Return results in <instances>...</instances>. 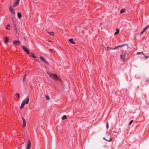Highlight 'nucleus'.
Here are the masks:
<instances>
[{"mask_svg": "<svg viewBox=\"0 0 149 149\" xmlns=\"http://www.w3.org/2000/svg\"><path fill=\"white\" fill-rule=\"evenodd\" d=\"M17 17L18 18L20 19L22 17V14L20 12H19L17 14Z\"/></svg>", "mask_w": 149, "mask_h": 149, "instance_id": "15", "label": "nucleus"}, {"mask_svg": "<svg viewBox=\"0 0 149 149\" xmlns=\"http://www.w3.org/2000/svg\"><path fill=\"white\" fill-rule=\"evenodd\" d=\"M9 10L14 15H15L16 13L14 9H13L11 6H10L9 8Z\"/></svg>", "mask_w": 149, "mask_h": 149, "instance_id": "8", "label": "nucleus"}, {"mask_svg": "<svg viewBox=\"0 0 149 149\" xmlns=\"http://www.w3.org/2000/svg\"><path fill=\"white\" fill-rule=\"evenodd\" d=\"M10 26V25L9 24H8L7 26L6 27V29H7L9 30H10V29L9 28V27Z\"/></svg>", "mask_w": 149, "mask_h": 149, "instance_id": "22", "label": "nucleus"}, {"mask_svg": "<svg viewBox=\"0 0 149 149\" xmlns=\"http://www.w3.org/2000/svg\"><path fill=\"white\" fill-rule=\"evenodd\" d=\"M46 99L47 100H49V97L47 95L46 96Z\"/></svg>", "mask_w": 149, "mask_h": 149, "instance_id": "26", "label": "nucleus"}, {"mask_svg": "<svg viewBox=\"0 0 149 149\" xmlns=\"http://www.w3.org/2000/svg\"><path fill=\"white\" fill-rule=\"evenodd\" d=\"M144 57L146 58H148L149 57V56H144Z\"/></svg>", "mask_w": 149, "mask_h": 149, "instance_id": "33", "label": "nucleus"}, {"mask_svg": "<svg viewBox=\"0 0 149 149\" xmlns=\"http://www.w3.org/2000/svg\"><path fill=\"white\" fill-rule=\"evenodd\" d=\"M69 42L72 44H75V43L74 42L72 38H70L69 40Z\"/></svg>", "mask_w": 149, "mask_h": 149, "instance_id": "16", "label": "nucleus"}, {"mask_svg": "<svg viewBox=\"0 0 149 149\" xmlns=\"http://www.w3.org/2000/svg\"><path fill=\"white\" fill-rule=\"evenodd\" d=\"M126 45L127 46V45L125 44H124L122 45L118 46L114 48H111V47H107V49H109L110 50L111 49H117L118 47H123Z\"/></svg>", "mask_w": 149, "mask_h": 149, "instance_id": "4", "label": "nucleus"}, {"mask_svg": "<svg viewBox=\"0 0 149 149\" xmlns=\"http://www.w3.org/2000/svg\"><path fill=\"white\" fill-rule=\"evenodd\" d=\"M53 49H49V51L50 52H52L53 51Z\"/></svg>", "mask_w": 149, "mask_h": 149, "instance_id": "32", "label": "nucleus"}, {"mask_svg": "<svg viewBox=\"0 0 149 149\" xmlns=\"http://www.w3.org/2000/svg\"><path fill=\"white\" fill-rule=\"evenodd\" d=\"M47 32L51 35L53 36L54 35V33L53 32Z\"/></svg>", "mask_w": 149, "mask_h": 149, "instance_id": "19", "label": "nucleus"}, {"mask_svg": "<svg viewBox=\"0 0 149 149\" xmlns=\"http://www.w3.org/2000/svg\"><path fill=\"white\" fill-rule=\"evenodd\" d=\"M8 40L9 39L8 37H5V39L4 40V42L5 44H7V43L8 42Z\"/></svg>", "mask_w": 149, "mask_h": 149, "instance_id": "13", "label": "nucleus"}, {"mask_svg": "<svg viewBox=\"0 0 149 149\" xmlns=\"http://www.w3.org/2000/svg\"><path fill=\"white\" fill-rule=\"evenodd\" d=\"M22 48L23 49V50L26 52L27 54H29V52L28 50V49L24 46H22Z\"/></svg>", "mask_w": 149, "mask_h": 149, "instance_id": "7", "label": "nucleus"}, {"mask_svg": "<svg viewBox=\"0 0 149 149\" xmlns=\"http://www.w3.org/2000/svg\"><path fill=\"white\" fill-rule=\"evenodd\" d=\"M145 30L143 29L141 32L140 33L141 34H142L143 33H144Z\"/></svg>", "mask_w": 149, "mask_h": 149, "instance_id": "27", "label": "nucleus"}, {"mask_svg": "<svg viewBox=\"0 0 149 149\" xmlns=\"http://www.w3.org/2000/svg\"><path fill=\"white\" fill-rule=\"evenodd\" d=\"M26 74L25 75H24V77H23V81H24V79H25V77H26Z\"/></svg>", "mask_w": 149, "mask_h": 149, "instance_id": "31", "label": "nucleus"}, {"mask_svg": "<svg viewBox=\"0 0 149 149\" xmlns=\"http://www.w3.org/2000/svg\"><path fill=\"white\" fill-rule=\"evenodd\" d=\"M31 54L32 55V57L34 58H36V56H35L34 55V53H31Z\"/></svg>", "mask_w": 149, "mask_h": 149, "instance_id": "23", "label": "nucleus"}, {"mask_svg": "<svg viewBox=\"0 0 149 149\" xmlns=\"http://www.w3.org/2000/svg\"><path fill=\"white\" fill-rule=\"evenodd\" d=\"M133 120H131L129 123V125H130L133 122Z\"/></svg>", "mask_w": 149, "mask_h": 149, "instance_id": "25", "label": "nucleus"}, {"mask_svg": "<svg viewBox=\"0 0 149 149\" xmlns=\"http://www.w3.org/2000/svg\"><path fill=\"white\" fill-rule=\"evenodd\" d=\"M48 75L52 79L55 80H57L59 79L58 76L55 74H52L51 73H48Z\"/></svg>", "mask_w": 149, "mask_h": 149, "instance_id": "1", "label": "nucleus"}, {"mask_svg": "<svg viewBox=\"0 0 149 149\" xmlns=\"http://www.w3.org/2000/svg\"><path fill=\"white\" fill-rule=\"evenodd\" d=\"M119 31V30L118 29H116V31L115 32L114 34L116 35L118 34Z\"/></svg>", "mask_w": 149, "mask_h": 149, "instance_id": "17", "label": "nucleus"}, {"mask_svg": "<svg viewBox=\"0 0 149 149\" xmlns=\"http://www.w3.org/2000/svg\"><path fill=\"white\" fill-rule=\"evenodd\" d=\"M20 43V42L19 40H15L13 42V44L14 45H18Z\"/></svg>", "mask_w": 149, "mask_h": 149, "instance_id": "5", "label": "nucleus"}, {"mask_svg": "<svg viewBox=\"0 0 149 149\" xmlns=\"http://www.w3.org/2000/svg\"><path fill=\"white\" fill-rule=\"evenodd\" d=\"M31 144L30 141L29 140L28 141V143L26 147V149H30Z\"/></svg>", "mask_w": 149, "mask_h": 149, "instance_id": "11", "label": "nucleus"}, {"mask_svg": "<svg viewBox=\"0 0 149 149\" xmlns=\"http://www.w3.org/2000/svg\"><path fill=\"white\" fill-rule=\"evenodd\" d=\"M39 59H35V60L36 61H39Z\"/></svg>", "mask_w": 149, "mask_h": 149, "instance_id": "35", "label": "nucleus"}, {"mask_svg": "<svg viewBox=\"0 0 149 149\" xmlns=\"http://www.w3.org/2000/svg\"><path fill=\"white\" fill-rule=\"evenodd\" d=\"M40 59L44 62L45 63L47 64H49V63L47 62L45 58L43 56H41L40 57Z\"/></svg>", "mask_w": 149, "mask_h": 149, "instance_id": "9", "label": "nucleus"}, {"mask_svg": "<svg viewBox=\"0 0 149 149\" xmlns=\"http://www.w3.org/2000/svg\"><path fill=\"white\" fill-rule=\"evenodd\" d=\"M16 95L17 96V97L18 98H19L20 97V95L19 93H16Z\"/></svg>", "mask_w": 149, "mask_h": 149, "instance_id": "29", "label": "nucleus"}, {"mask_svg": "<svg viewBox=\"0 0 149 149\" xmlns=\"http://www.w3.org/2000/svg\"><path fill=\"white\" fill-rule=\"evenodd\" d=\"M20 0H17L14 3L13 6L14 7H16L18 4H19V1H20Z\"/></svg>", "mask_w": 149, "mask_h": 149, "instance_id": "12", "label": "nucleus"}, {"mask_svg": "<svg viewBox=\"0 0 149 149\" xmlns=\"http://www.w3.org/2000/svg\"><path fill=\"white\" fill-rule=\"evenodd\" d=\"M119 132V128H116V130H114L113 132L114 133H118Z\"/></svg>", "mask_w": 149, "mask_h": 149, "instance_id": "14", "label": "nucleus"}, {"mask_svg": "<svg viewBox=\"0 0 149 149\" xmlns=\"http://www.w3.org/2000/svg\"><path fill=\"white\" fill-rule=\"evenodd\" d=\"M22 118L23 122V127H24L26 126V121L25 119L23 117H22Z\"/></svg>", "mask_w": 149, "mask_h": 149, "instance_id": "10", "label": "nucleus"}, {"mask_svg": "<svg viewBox=\"0 0 149 149\" xmlns=\"http://www.w3.org/2000/svg\"><path fill=\"white\" fill-rule=\"evenodd\" d=\"M48 41L49 42H52V41H51L49 39H48Z\"/></svg>", "mask_w": 149, "mask_h": 149, "instance_id": "34", "label": "nucleus"}, {"mask_svg": "<svg viewBox=\"0 0 149 149\" xmlns=\"http://www.w3.org/2000/svg\"><path fill=\"white\" fill-rule=\"evenodd\" d=\"M29 98H27L26 99V100H23L22 103L20 107V108H22L24 106L25 104H28L29 102Z\"/></svg>", "mask_w": 149, "mask_h": 149, "instance_id": "2", "label": "nucleus"}, {"mask_svg": "<svg viewBox=\"0 0 149 149\" xmlns=\"http://www.w3.org/2000/svg\"><path fill=\"white\" fill-rule=\"evenodd\" d=\"M127 53L126 52H125L124 53H123L122 54H120V56L123 60H124L125 58V56L127 55Z\"/></svg>", "mask_w": 149, "mask_h": 149, "instance_id": "6", "label": "nucleus"}, {"mask_svg": "<svg viewBox=\"0 0 149 149\" xmlns=\"http://www.w3.org/2000/svg\"><path fill=\"white\" fill-rule=\"evenodd\" d=\"M148 27H149V25L148 26H147L145 27L144 29V30H146L147 29H148Z\"/></svg>", "mask_w": 149, "mask_h": 149, "instance_id": "28", "label": "nucleus"}, {"mask_svg": "<svg viewBox=\"0 0 149 149\" xmlns=\"http://www.w3.org/2000/svg\"><path fill=\"white\" fill-rule=\"evenodd\" d=\"M103 139H104L105 141H107L108 142H110L111 141H112V139L111 138H110L109 140H107L105 139V138H104Z\"/></svg>", "mask_w": 149, "mask_h": 149, "instance_id": "21", "label": "nucleus"}, {"mask_svg": "<svg viewBox=\"0 0 149 149\" xmlns=\"http://www.w3.org/2000/svg\"><path fill=\"white\" fill-rule=\"evenodd\" d=\"M124 11H125L124 9H122L120 11V13H123L124 12Z\"/></svg>", "mask_w": 149, "mask_h": 149, "instance_id": "24", "label": "nucleus"}, {"mask_svg": "<svg viewBox=\"0 0 149 149\" xmlns=\"http://www.w3.org/2000/svg\"><path fill=\"white\" fill-rule=\"evenodd\" d=\"M148 81H149L148 78H144L142 80L141 82V84L142 86H144L146 85H147V83H146V82Z\"/></svg>", "mask_w": 149, "mask_h": 149, "instance_id": "3", "label": "nucleus"}, {"mask_svg": "<svg viewBox=\"0 0 149 149\" xmlns=\"http://www.w3.org/2000/svg\"><path fill=\"white\" fill-rule=\"evenodd\" d=\"M106 127L107 129H108L109 128V124L108 122H107V123Z\"/></svg>", "mask_w": 149, "mask_h": 149, "instance_id": "30", "label": "nucleus"}, {"mask_svg": "<svg viewBox=\"0 0 149 149\" xmlns=\"http://www.w3.org/2000/svg\"><path fill=\"white\" fill-rule=\"evenodd\" d=\"M136 54L137 55H139L140 54H142V55H144V53L143 52H137V53Z\"/></svg>", "mask_w": 149, "mask_h": 149, "instance_id": "18", "label": "nucleus"}, {"mask_svg": "<svg viewBox=\"0 0 149 149\" xmlns=\"http://www.w3.org/2000/svg\"><path fill=\"white\" fill-rule=\"evenodd\" d=\"M67 118V116L65 115H64L62 118V120H64L66 119Z\"/></svg>", "mask_w": 149, "mask_h": 149, "instance_id": "20", "label": "nucleus"}]
</instances>
